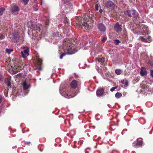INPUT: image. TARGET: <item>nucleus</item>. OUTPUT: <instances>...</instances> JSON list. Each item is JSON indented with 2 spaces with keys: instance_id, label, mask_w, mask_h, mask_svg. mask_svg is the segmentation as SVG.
<instances>
[{
  "instance_id": "38",
  "label": "nucleus",
  "mask_w": 153,
  "mask_h": 153,
  "mask_svg": "<svg viewBox=\"0 0 153 153\" xmlns=\"http://www.w3.org/2000/svg\"><path fill=\"white\" fill-rule=\"evenodd\" d=\"M125 82V81H124V80H122L121 81V83L123 84H124Z\"/></svg>"
},
{
  "instance_id": "20",
  "label": "nucleus",
  "mask_w": 153,
  "mask_h": 153,
  "mask_svg": "<svg viewBox=\"0 0 153 153\" xmlns=\"http://www.w3.org/2000/svg\"><path fill=\"white\" fill-rule=\"evenodd\" d=\"M122 96V94L119 92L117 93L115 95V97L117 99L120 98Z\"/></svg>"
},
{
  "instance_id": "35",
  "label": "nucleus",
  "mask_w": 153,
  "mask_h": 153,
  "mask_svg": "<svg viewBox=\"0 0 153 153\" xmlns=\"http://www.w3.org/2000/svg\"><path fill=\"white\" fill-rule=\"evenodd\" d=\"M3 75L0 74V81H1L3 79Z\"/></svg>"
},
{
  "instance_id": "42",
  "label": "nucleus",
  "mask_w": 153,
  "mask_h": 153,
  "mask_svg": "<svg viewBox=\"0 0 153 153\" xmlns=\"http://www.w3.org/2000/svg\"><path fill=\"white\" fill-rule=\"evenodd\" d=\"M49 24L48 22H46V25H48Z\"/></svg>"
},
{
  "instance_id": "17",
  "label": "nucleus",
  "mask_w": 153,
  "mask_h": 153,
  "mask_svg": "<svg viewBox=\"0 0 153 153\" xmlns=\"http://www.w3.org/2000/svg\"><path fill=\"white\" fill-rule=\"evenodd\" d=\"M96 61H97L99 62H100L101 63H103L104 61V58L102 57L101 58H97L96 59Z\"/></svg>"
},
{
  "instance_id": "10",
  "label": "nucleus",
  "mask_w": 153,
  "mask_h": 153,
  "mask_svg": "<svg viewBox=\"0 0 153 153\" xmlns=\"http://www.w3.org/2000/svg\"><path fill=\"white\" fill-rule=\"evenodd\" d=\"M29 49L27 48L23 51H21V54L22 57L25 58L29 55Z\"/></svg>"
},
{
  "instance_id": "2",
  "label": "nucleus",
  "mask_w": 153,
  "mask_h": 153,
  "mask_svg": "<svg viewBox=\"0 0 153 153\" xmlns=\"http://www.w3.org/2000/svg\"><path fill=\"white\" fill-rule=\"evenodd\" d=\"M28 28L32 29V34L33 36H35L38 32L40 31V28L39 26L36 24V23L33 20H31L27 23Z\"/></svg>"
},
{
  "instance_id": "46",
  "label": "nucleus",
  "mask_w": 153,
  "mask_h": 153,
  "mask_svg": "<svg viewBox=\"0 0 153 153\" xmlns=\"http://www.w3.org/2000/svg\"><path fill=\"white\" fill-rule=\"evenodd\" d=\"M41 1H42V0H41Z\"/></svg>"
},
{
  "instance_id": "3",
  "label": "nucleus",
  "mask_w": 153,
  "mask_h": 153,
  "mask_svg": "<svg viewBox=\"0 0 153 153\" xmlns=\"http://www.w3.org/2000/svg\"><path fill=\"white\" fill-rule=\"evenodd\" d=\"M124 14L129 17H136L138 16V13L135 10H128L125 11Z\"/></svg>"
},
{
  "instance_id": "6",
  "label": "nucleus",
  "mask_w": 153,
  "mask_h": 153,
  "mask_svg": "<svg viewBox=\"0 0 153 153\" xmlns=\"http://www.w3.org/2000/svg\"><path fill=\"white\" fill-rule=\"evenodd\" d=\"M5 82L8 87L12 88H14V85L13 83L12 82L11 80L10 79L8 78H5Z\"/></svg>"
},
{
  "instance_id": "19",
  "label": "nucleus",
  "mask_w": 153,
  "mask_h": 153,
  "mask_svg": "<svg viewBox=\"0 0 153 153\" xmlns=\"http://www.w3.org/2000/svg\"><path fill=\"white\" fill-rule=\"evenodd\" d=\"M75 52L73 51V49L72 48L70 49L68 48V54H72L74 53Z\"/></svg>"
},
{
  "instance_id": "7",
  "label": "nucleus",
  "mask_w": 153,
  "mask_h": 153,
  "mask_svg": "<svg viewBox=\"0 0 153 153\" xmlns=\"http://www.w3.org/2000/svg\"><path fill=\"white\" fill-rule=\"evenodd\" d=\"M139 39L141 41L145 42L150 43L152 41L151 37L150 36H148L147 39H146L141 36L140 37Z\"/></svg>"
},
{
  "instance_id": "29",
  "label": "nucleus",
  "mask_w": 153,
  "mask_h": 153,
  "mask_svg": "<svg viewBox=\"0 0 153 153\" xmlns=\"http://www.w3.org/2000/svg\"><path fill=\"white\" fill-rule=\"evenodd\" d=\"M22 1H23L24 3V5H26L29 1V0H21Z\"/></svg>"
},
{
  "instance_id": "18",
  "label": "nucleus",
  "mask_w": 153,
  "mask_h": 153,
  "mask_svg": "<svg viewBox=\"0 0 153 153\" xmlns=\"http://www.w3.org/2000/svg\"><path fill=\"white\" fill-rule=\"evenodd\" d=\"M23 89L25 90L27 89L29 87V86L26 82H24L23 83Z\"/></svg>"
},
{
  "instance_id": "11",
  "label": "nucleus",
  "mask_w": 153,
  "mask_h": 153,
  "mask_svg": "<svg viewBox=\"0 0 153 153\" xmlns=\"http://www.w3.org/2000/svg\"><path fill=\"white\" fill-rule=\"evenodd\" d=\"M10 10L12 13H15L19 11V8L17 6L14 5L10 8Z\"/></svg>"
},
{
  "instance_id": "36",
  "label": "nucleus",
  "mask_w": 153,
  "mask_h": 153,
  "mask_svg": "<svg viewBox=\"0 0 153 153\" xmlns=\"http://www.w3.org/2000/svg\"><path fill=\"white\" fill-rule=\"evenodd\" d=\"M150 75L153 78V70H151Z\"/></svg>"
},
{
  "instance_id": "23",
  "label": "nucleus",
  "mask_w": 153,
  "mask_h": 153,
  "mask_svg": "<svg viewBox=\"0 0 153 153\" xmlns=\"http://www.w3.org/2000/svg\"><path fill=\"white\" fill-rule=\"evenodd\" d=\"M5 10V9L4 7H1L0 8V16L2 15L3 12Z\"/></svg>"
},
{
  "instance_id": "39",
  "label": "nucleus",
  "mask_w": 153,
  "mask_h": 153,
  "mask_svg": "<svg viewBox=\"0 0 153 153\" xmlns=\"http://www.w3.org/2000/svg\"><path fill=\"white\" fill-rule=\"evenodd\" d=\"M100 13H102V9H100V10H99V11Z\"/></svg>"
},
{
  "instance_id": "33",
  "label": "nucleus",
  "mask_w": 153,
  "mask_h": 153,
  "mask_svg": "<svg viewBox=\"0 0 153 153\" xmlns=\"http://www.w3.org/2000/svg\"><path fill=\"white\" fill-rule=\"evenodd\" d=\"M38 69L39 71H41L42 70V68L41 67H40L39 68L36 67L34 68V69H35V70H37Z\"/></svg>"
},
{
  "instance_id": "32",
  "label": "nucleus",
  "mask_w": 153,
  "mask_h": 153,
  "mask_svg": "<svg viewBox=\"0 0 153 153\" xmlns=\"http://www.w3.org/2000/svg\"><path fill=\"white\" fill-rule=\"evenodd\" d=\"M4 36L2 34L0 33V39H4Z\"/></svg>"
},
{
  "instance_id": "37",
  "label": "nucleus",
  "mask_w": 153,
  "mask_h": 153,
  "mask_svg": "<svg viewBox=\"0 0 153 153\" xmlns=\"http://www.w3.org/2000/svg\"><path fill=\"white\" fill-rule=\"evenodd\" d=\"M2 99V97L0 95V103L1 102V100Z\"/></svg>"
},
{
  "instance_id": "40",
  "label": "nucleus",
  "mask_w": 153,
  "mask_h": 153,
  "mask_svg": "<svg viewBox=\"0 0 153 153\" xmlns=\"http://www.w3.org/2000/svg\"><path fill=\"white\" fill-rule=\"evenodd\" d=\"M26 143L27 145H29L30 144V142H26Z\"/></svg>"
},
{
  "instance_id": "14",
  "label": "nucleus",
  "mask_w": 153,
  "mask_h": 153,
  "mask_svg": "<svg viewBox=\"0 0 153 153\" xmlns=\"http://www.w3.org/2000/svg\"><path fill=\"white\" fill-rule=\"evenodd\" d=\"M34 62L36 65L40 66L42 64V60L38 57H36L34 60Z\"/></svg>"
},
{
  "instance_id": "12",
  "label": "nucleus",
  "mask_w": 153,
  "mask_h": 153,
  "mask_svg": "<svg viewBox=\"0 0 153 153\" xmlns=\"http://www.w3.org/2000/svg\"><path fill=\"white\" fill-rule=\"evenodd\" d=\"M104 89L102 88H99L96 91L97 96L99 97H100L103 94Z\"/></svg>"
},
{
  "instance_id": "25",
  "label": "nucleus",
  "mask_w": 153,
  "mask_h": 153,
  "mask_svg": "<svg viewBox=\"0 0 153 153\" xmlns=\"http://www.w3.org/2000/svg\"><path fill=\"white\" fill-rule=\"evenodd\" d=\"M14 76L16 78H20L22 76V74L21 73H19V74L15 76Z\"/></svg>"
},
{
  "instance_id": "28",
  "label": "nucleus",
  "mask_w": 153,
  "mask_h": 153,
  "mask_svg": "<svg viewBox=\"0 0 153 153\" xmlns=\"http://www.w3.org/2000/svg\"><path fill=\"white\" fill-rule=\"evenodd\" d=\"M66 55V54L64 53H62L60 56V59H62L63 57L65 56Z\"/></svg>"
},
{
  "instance_id": "34",
  "label": "nucleus",
  "mask_w": 153,
  "mask_h": 153,
  "mask_svg": "<svg viewBox=\"0 0 153 153\" xmlns=\"http://www.w3.org/2000/svg\"><path fill=\"white\" fill-rule=\"evenodd\" d=\"M95 10L97 11L98 10V5L97 4H96L95 5Z\"/></svg>"
},
{
  "instance_id": "30",
  "label": "nucleus",
  "mask_w": 153,
  "mask_h": 153,
  "mask_svg": "<svg viewBox=\"0 0 153 153\" xmlns=\"http://www.w3.org/2000/svg\"><path fill=\"white\" fill-rule=\"evenodd\" d=\"M106 39L107 38L104 37L101 40L102 42H104L106 40Z\"/></svg>"
},
{
  "instance_id": "4",
  "label": "nucleus",
  "mask_w": 153,
  "mask_h": 153,
  "mask_svg": "<svg viewBox=\"0 0 153 153\" xmlns=\"http://www.w3.org/2000/svg\"><path fill=\"white\" fill-rule=\"evenodd\" d=\"M105 5L107 8L111 10H114L115 8V4L111 1H107L105 4Z\"/></svg>"
},
{
  "instance_id": "1",
  "label": "nucleus",
  "mask_w": 153,
  "mask_h": 153,
  "mask_svg": "<svg viewBox=\"0 0 153 153\" xmlns=\"http://www.w3.org/2000/svg\"><path fill=\"white\" fill-rule=\"evenodd\" d=\"M81 85V82L79 81L74 80L72 81L70 84L71 87L68 88L66 85L63 86L61 85L59 88V91L61 94L65 97L67 98H71L75 97L77 94L79 92V89L78 87Z\"/></svg>"
},
{
  "instance_id": "16",
  "label": "nucleus",
  "mask_w": 153,
  "mask_h": 153,
  "mask_svg": "<svg viewBox=\"0 0 153 153\" xmlns=\"http://www.w3.org/2000/svg\"><path fill=\"white\" fill-rule=\"evenodd\" d=\"M62 2L67 5L71 6V3L69 0H62Z\"/></svg>"
},
{
  "instance_id": "27",
  "label": "nucleus",
  "mask_w": 153,
  "mask_h": 153,
  "mask_svg": "<svg viewBox=\"0 0 153 153\" xmlns=\"http://www.w3.org/2000/svg\"><path fill=\"white\" fill-rule=\"evenodd\" d=\"M142 144V142L141 141H138L137 142L136 144V146H140Z\"/></svg>"
},
{
  "instance_id": "24",
  "label": "nucleus",
  "mask_w": 153,
  "mask_h": 153,
  "mask_svg": "<svg viewBox=\"0 0 153 153\" xmlns=\"http://www.w3.org/2000/svg\"><path fill=\"white\" fill-rule=\"evenodd\" d=\"M120 42L118 39H115L114 41V43L116 45H118Z\"/></svg>"
},
{
  "instance_id": "15",
  "label": "nucleus",
  "mask_w": 153,
  "mask_h": 153,
  "mask_svg": "<svg viewBox=\"0 0 153 153\" xmlns=\"http://www.w3.org/2000/svg\"><path fill=\"white\" fill-rule=\"evenodd\" d=\"M140 73L141 76H144L147 74L146 71V69L144 67H142L141 69L140 72Z\"/></svg>"
},
{
  "instance_id": "21",
  "label": "nucleus",
  "mask_w": 153,
  "mask_h": 153,
  "mask_svg": "<svg viewBox=\"0 0 153 153\" xmlns=\"http://www.w3.org/2000/svg\"><path fill=\"white\" fill-rule=\"evenodd\" d=\"M115 72L117 75H120L122 73V71L120 69H117L115 70Z\"/></svg>"
},
{
  "instance_id": "44",
  "label": "nucleus",
  "mask_w": 153,
  "mask_h": 153,
  "mask_svg": "<svg viewBox=\"0 0 153 153\" xmlns=\"http://www.w3.org/2000/svg\"><path fill=\"white\" fill-rule=\"evenodd\" d=\"M102 69H100L99 70H100V71H102Z\"/></svg>"
},
{
  "instance_id": "45",
  "label": "nucleus",
  "mask_w": 153,
  "mask_h": 153,
  "mask_svg": "<svg viewBox=\"0 0 153 153\" xmlns=\"http://www.w3.org/2000/svg\"><path fill=\"white\" fill-rule=\"evenodd\" d=\"M37 10H38V8L36 10H35L36 11H37Z\"/></svg>"
},
{
  "instance_id": "9",
  "label": "nucleus",
  "mask_w": 153,
  "mask_h": 153,
  "mask_svg": "<svg viewBox=\"0 0 153 153\" xmlns=\"http://www.w3.org/2000/svg\"><path fill=\"white\" fill-rule=\"evenodd\" d=\"M97 27L100 31L102 33H104L106 30V28L105 25L102 23L98 24Z\"/></svg>"
},
{
  "instance_id": "31",
  "label": "nucleus",
  "mask_w": 153,
  "mask_h": 153,
  "mask_svg": "<svg viewBox=\"0 0 153 153\" xmlns=\"http://www.w3.org/2000/svg\"><path fill=\"white\" fill-rule=\"evenodd\" d=\"M125 87H127L128 85V82L127 80H126L125 81L124 83Z\"/></svg>"
},
{
  "instance_id": "26",
  "label": "nucleus",
  "mask_w": 153,
  "mask_h": 153,
  "mask_svg": "<svg viewBox=\"0 0 153 153\" xmlns=\"http://www.w3.org/2000/svg\"><path fill=\"white\" fill-rule=\"evenodd\" d=\"M117 88V86H115L114 87H112L110 89V91L111 92L113 91L115 89Z\"/></svg>"
},
{
  "instance_id": "43",
  "label": "nucleus",
  "mask_w": 153,
  "mask_h": 153,
  "mask_svg": "<svg viewBox=\"0 0 153 153\" xmlns=\"http://www.w3.org/2000/svg\"><path fill=\"white\" fill-rule=\"evenodd\" d=\"M102 71H100V73L102 74V72H101Z\"/></svg>"
},
{
  "instance_id": "41",
  "label": "nucleus",
  "mask_w": 153,
  "mask_h": 153,
  "mask_svg": "<svg viewBox=\"0 0 153 153\" xmlns=\"http://www.w3.org/2000/svg\"><path fill=\"white\" fill-rule=\"evenodd\" d=\"M102 68H103V70H105L107 68L106 67H105V66H103V67H102Z\"/></svg>"
},
{
  "instance_id": "8",
  "label": "nucleus",
  "mask_w": 153,
  "mask_h": 153,
  "mask_svg": "<svg viewBox=\"0 0 153 153\" xmlns=\"http://www.w3.org/2000/svg\"><path fill=\"white\" fill-rule=\"evenodd\" d=\"M20 38L19 33L18 32H14L13 35L12 39L14 42H18Z\"/></svg>"
},
{
  "instance_id": "5",
  "label": "nucleus",
  "mask_w": 153,
  "mask_h": 153,
  "mask_svg": "<svg viewBox=\"0 0 153 153\" xmlns=\"http://www.w3.org/2000/svg\"><path fill=\"white\" fill-rule=\"evenodd\" d=\"M122 26L120 25L118 22L116 23L114 26V30L118 33L121 32L122 30Z\"/></svg>"
},
{
  "instance_id": "22",
  "label": "nucleus",
  "mask_w": 153,
  "mask_h": 153,
  "mask_svg": "<svg viewBox=\"0 0 153 153\" xmlns=\"http://www.w3.org/2000/svg\"><path fill=\"white\" fill-rule=\"evenodd\" d=\"M13 50L12 49L7 48L6 50V53H8V54H10L11 52H13Z\"/></svg>"
},
{
  "instance_id": "13",
  "label": "nucleus",
  "mask_w": 153,
  "mask_h": 153,
  "mask_svg": "<svg viewBox=\"0 0 153 153\" xmlns=\"http://www.w3.org/2000/svg\"><path fill=\"white\" fill-rule=\"evenodd\" d=\"M89 25L86 22H84L79 24V27L82 29L87 30L88 29Z\"/></svg>"
}]
</instances>
